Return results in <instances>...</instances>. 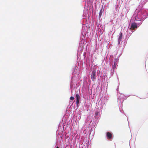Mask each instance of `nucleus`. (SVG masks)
<instances>
[{"label": "nucleus", "mask_w": 148, "mask_h": 148, "mask_svg": "<svg viewBox=\"0 0 148 148\" xmlns=\"http://www.w3.org/2000/svg\"><path fill=\"white\" fill-rule=\"evenodd\" d=\"M122 33H121V34L119 37V42H120L121 41V40L122 38Z\"/></svg>", "instance_id": "6"}, {"label": "nucleus", "mask_w": 148, "mask_h": 148, "mask_svg": "<svg viewBox=\"0 0 148 148\" xmlns=\"http://www.w3.org/2000/svg\"><path fill=\"white\" fill-rule=\"evenodd\" d=\"M99 112H95V115L96 116H97Z\"/></svg>", "instance_id": "8"}, {"label": "nucleus", "mask_w": 148, "mask_h": 148, "mask_svg": "<svg viewBox=\"0 0 148 148\" xmlns=\"http://www.w3.org/2000/svg\"><path fill=\"white\" fill-rule=\"evenodd\" d=\"M96 77V71L95 70H93L92 72L91 75V78L93 81H94L95 80Z\"/></svg>", "instance_id": "1"}, {"label": "nucleus", "mask_w": 148, "mask_h": 148, "mask_svg": "<svg viewBox=\"0 0 148 148\" xmlns=\"http://www.w3.org/2000/svg\"><path fill=\"white\" fill-rule=\"evenodd\" d=\"M102 14V13L101 12V11H100L99 13V16H101Z\"/></svg>", "instance_id": "9"}, {"label": "nucleus", "mask_w": 148, "mask_h": 148, "mask_svg": "<svg viewBox=\"0 0 148 148\" xmlns=\"http://www.w3.org/2000/svg\"><path fill=\"white\" fill-rule=\"evenodd\" d=\"M74 98L73 97L71 96L70 97V99L71 100L73 101L74 100Z\"/></svg>", "instance_id": "7"}, {"label": "nucleus", "mask_w": 148, "mask_h": 148, "mask_svg": "<svg viewBox=\"0 0 148 148\" xmlns=\"http://www.w3.org/2000/svg\"><path fill=\"white\" fill-rule=\"evenodd\" d=\"M56 148H59L58 147H57Z\"/></svg>", "instance_id": "10"}, {"label": "nucleus", "mask_w": 148, "mask_h": 148, "mask_svg": "<svg viewBox=\"0 0 148 148\" xmlns=\"http://www.w3.org/2000/svg\"><path fill=\"white\" fill-rule=\"evenodd\" d=\"M117 64V61L116 60H115V61H114V65H113L112 66V69H114L116 68V66Z\"/></svg>", "instance_id": "5"}, {"label": "nucleus", "mask_w": 148, "mask_h": 148, "mask_svg": "<svg viewBox=\"0 0 148 148\" xmlns=\"http://www.w3.org/2000/svg\"><path fill=\"white\" fill-rule=\"evenodd\" d=\"M137 27V24L135 23H133L131 24V29H134Z\"/></svg>", "instance_id": "3"}, {"label": "nucleus", "mask_w": 148, "mask_h": 148, "mask_svg": "<svg viewBox=\"0 0 148 148\" xmlns=\"http://www.w3.org/2000/svg\"><path fill=\"white\" fill-rule=\"evenodd\" d=\"M75 97L76 98V104L77 106L79 103V101L80 100V96L77 93L76 94Z\"/></svg>", "instance_id": "2"}, {"label": "nucleus", "mask_w": 148, "mask_h": 148, "mask_svg": "<svg viewBox=\"0 0 148 148\" xmlns=\"http://www.w3.org/2000/svg\"><path fill=\"white\" fill-rule=\"evenodd\" d=\"M106 136L107 138L108 139H111L112 137V134L109 132H108L107 133Z\"/></svg>", "instance_id": "4"}]
</instances>
